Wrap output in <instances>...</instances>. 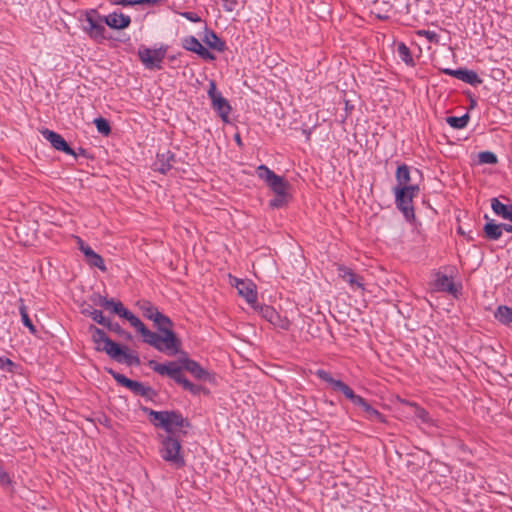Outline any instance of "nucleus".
<instances>
[{"instance_id": "nucleus-48", "label": "nucleus", "mask_w": 512, "mask_h": 512, "mask_svg": "<svg viewBox=\"0 0 512 512\" xmlns=\"http://www.w3.org/2000/svg\"><path fill=\"white\" fill-rule=\"evenodd\" d=\"M238 3L236 0H222V7L227 12H232L236 9Z\"/></svg>"}, {"instance_id": "nucleus-51", "label": "nucleus", "mask_w": 512, "mask_h": 512, "mask_svg": "<svg viewBox=\"0 0 512 512\" xmlns=\"http://www.w3.org/2000/svg\"><path fill=\"white\" fill-rule=\"evenodd\" d=\"M114 4L120 5L123 7H127V6H132V5H136V4H140V3H139V0H116L114 2Z\"/></svg>"}, {"instance_id": "nucleus-38", "label": "nucleus", "mask_w": 512, "mask_h": 512, "mask_svg": "<svg viewBox=\"0 0 512 512\" xmlns=\"http://www.w3.org/2000/svg\"><path fill=\"white\" fill-rule=\"evenodd\" d=\"M87 263L92 267H97L101 271H106V266L103 258L96 252H94L89 258L86 259Z\"/></svg>"}, {"instance_id": "nucleus-6", "label": "nucleus", "mask_w": 512, "mask_h": 512, "mask_svg": "<svg viewBox=\"0 0 512 512\" xmlns=\"http://www.w3.org/2000/svg\"><path fill=\"white\" fill-rule=\"evenodd\" d=\"M208 97L211 100L212 108L217 112L224 122H228V116L231 111V106L226 98H224L216 88L214 80L209 82V89L207 91Z\"/></svg>"}, {"instance_id": "nucleus-30", "label": "nucleus", "mask_w": 512, "mask_h": 512, "mask_svg": "<svg viewBox=\"0 0 512 512\" xmlns=\"http://www.w3.org/2000/svg\"><path fill=\"white\" fill-rule=\"evenodd\" d=\"M182 46L185 50L198 53L203 46L200 41L194 36H187L182 40Z\"/></svg>"}, {"instance_id": "nucleus-15", "label": "nucleus", "mask_w": 512, "mask_h": 512, "mask_svg": "<svg viewBox=\"0 0 512 512\" xmlns=\"http://www.w3.org/2000/svg\"><path fill=\"white\" fill-rule=\"evenodd\" d=\"M235 287L243 298L249 303L254 304L257 301L256 287L251 281L236 280Z\"/></svg>"}, {"instance_id": "nucleus-13", "label": "nucleus", "mask_w": 512, "mask_h": 512, "mask_svg": "<svg viewBox=\"0 0 512 512\" xmlns=\"http://www.w3.org/2000/svg\"><path fill=\"white\" fill-rule=\"evenodd\" d=\"M336 270H337L338 276L343 281L347 282L351 289H353V290H357V289L364 290L363 278L361 276L355 274L352 271V269H350L349 267H347L345 265L337 264L336 265Z\"/></svg>"}, {"instance_id": "nucleus-24", "label": "nucleus", "mask_w": 512, "mask_h": 512, "mask_svg": "<svg viewBox=\"0 0 512 512\" xmlns=\"http://www.w3.org/2000/svg\"><path fill=\"white\" fill-rule=\"evenodd\" d=\"M204 42L212 49L217 50L219 52H223L225 50V43L222 41L215 32L208 31L205 34Z\"/></svg>"}, {"instance_id": "nucleus-32", "label": "nucleus", "mask_w": 512, "mask_h": 512, "mask_svg": "<svg viewBox=\"0 0 512 512\" xmlns=\"http://www.w3.org/2000/svg\"><path fill=\"white\" fill-rule=\"evenodd\" d=\"M495 317L504 324L512 323V308L508 306H499L495 313Z\"/></svg>"}, {"instance_id": "nucleus-16", "label": "nucleus", "mask_w": 512, "mask_h": 512, "mask_svg": "<svg viewBox=\"0 0 512 512\" xmlns=\"http://www.w3.org/2000/svg\"><path fill=\"white\" fill-rule=\"evenodd\" d=\"M105 24L112 29H125L131 23V18L121 12H112L107 16H104Z\"/></svg>"}, {"instance_id": "nucleus-5", "label": "nucleus", "mask_w": 512, "mask_h": 512, "mask_svg": "<svg viewBox=\"0 0 512 512\" xmlns=\"http://www.w3.org/2000/svg\"><path fill=\"white\" fill-rule=\"evenodd\" d=\"M89 331L97 351H104L110 358H117L120 354V346L117 343L112 341L102 329L94 325L89 327Z\"/></svg>"}, {"instance_id": "nucleus-27", "label": "nucleus", "mask_w": 512, "mask_h": 512, "mask_svg": "<svg viewBox=\"0 0 512 512\" xmlns=\"http://www.w3.org/2000/svg\"><path fill=\"white\" fill-rule=\"evenodd\" d=\"M484 232L488 239L498 240L502 235V225L495 223H487L484 226Z\"/></svg>"}, {"instance_id": "nucleus-4", "label": "nucleus", "mask_w": 512, "mask_h": 512, "mask_svg": "<svg viewBox=\"0 0 512 512\" xmlns=\"http://www.w3.org/2000/svg\"><path fill=\"white\" fill-rule=\"evenodd\" d=\"M418 184L409 187H393L396 207L403 213L406 220L414 219L413 199L418 196Z\"/></svg>"}, {"instance_id": "nucleus-35", "label": "nucleus", "mask_w": 512, "mask_h": 512, "mask_svg": "<svg viewBox=\"0 0 512 512\" xmlns=\"http://www.w3.org/2000/svg\"><path fill=\"white\" fill-rule=\"evenodd\" d=\"M82 313L91 317L96 323L103 325V326L105 325V323L108 320L106 317H104L102 311L97 310V309L87 308V309H84L82 311Z\"/></svg>"}, {"instance_id": "nucleus-14", "label": "nucleus", "mask_w": 512, "mask_h": 512, "mask_svg": "<svg viewBox=\"0 0 512 512\" xmlns=\"http://www.w3.org/2000/svg\"><path fill=\"white\" fill-rule=\"evenodd\" d=\"M263 317L276 327L283 330H289L291 323L287 318H282L278 312L271 306H265L261 309Z\"/></svg>"}, {"instance_id": "nucleus-17", "label": "nucleus", "mask_w": 512, "mask_h": 512, "mask_svg": "<svg viewBox=\"0 0 512 512\" xmlns=\"http://www.w3.org/2000/svg\"><path fill=\"white\" fill-rule=\"evenodd\" d=\"M432 287L435 291L448 292L450 294H455L457 292L452 279L442 273L436 274Z\"/></svg>"}, {"instance_id": "nucleus-23", "label": "nucleus", "mask_w": 512, "mask_h": 512, "mask_svg": "<svg viewBox=\"0 0 512 512\" xmlns=\"http://www.w3.org/2000/svg\"><path fill=\"white\" fill-rule=\"evenodd\" d=\"M113 359L119 363H125L128 366L140 365V359L138 355L130 353L127 348L120 347V354L117 356V358Z\"/></svg>"}, {"instance_id": "nucleus-3", "label": "nucleus", "mask_w": 512, "mask_h": 512, "mask_svg": "<svg viewBox=\"0 0 512 512\" xmlns=\"http://www.w3.org/2000/svg\"><path fill=\"white\" fill-rule=\"evenodd\" d=\"M151 423L158 428H162L167 435H174L177 428L184 427L187 423L183 416L177 411H155L148 410Z\"/></svg>"}, {"instance_id": "nucleus-34", "label": "nucleus", "mask_w": 512, "mask_h": 512, "mask_svg": "<svg viewBox=\"0 0 512 512\" xmlns=\"http://www.w3.org/2000/svg\"><path fill=\"white\" fill-rule=\"evenodd\" d=\"M257 175L260 179H262L267 185L278 175H276L271 169H269L265 165H260L257 168Z\"/></svg>"}, {"instance_id": "nucleus-37", "label": "nucleus", "mask_w": 512, "mask_h": 512, "mask_svg": "<svg viewBox=\"0 0 512 512\" xmlns=\"http://www.w3.org/2000/svg\"><path fill=\"white\" fill-rule=\"evenodd\" d=\"M463 82L476 86L482 83V79L478 76V74L473 70H468L463 74L462 80Z\"/></svg>"}, {"instance_id": "nucleus-49", "label": "nucleus", "mask_w": 512, "mask_h": 512, "mask_svg": "<svg viewBox=\"0 0 512 512\" xmlns=\"http://www.w3.org/2000/svg\"><path fill=\"white\" fill-rule=\"evenodd\" d=\"M197 54L204 60L213 61L215 59V56L204 46L201 47Z\"/></svg>"}, {"instance_id": "nucleus-11", "label": "nucleus", "mask_w": 512, "mask_h": 512, "mask_svg": "<svg viewBox=\"0 0 512 512\" xmlns=\"http://www.w3.org/2000/svg\"><path fill=\"white\" fill-rule=\"evenodd\" d=\"M109 373L112 375V377L118 384L128 388L136 395L147 396L151 391L150 387L145 386L141 382L131 380L127 378L125 375L115 372L112 369L109 370Z\"/></svg>"}, {"instance_id": "nucleus-41", "label": "nucleus", "mask_w": 512, "mask_h": 512, "mask_svg": "<svg viewBox=\"0 0 512 512\" xmlns=\"http://www.w3.org/2000/svg\"><path fill=\"white\" fill-rule=\"evenodd\" d=\"M479 162L483 164H496L497 163V156L490 151H484L479 153L478 155Z\"/></svg>"}, {"instance_id": "nucleus-28", "label": "nucleus", "mask_w": 512, "mask_h": 512, "mask_svg": "<svg viewBox=\"0 0 512 512\" xmlns=\"http://www.w3.org/2000/svg\"><path fill=\"white\" fill-rule=\"evenodd\" d=\"M268 186L275 194L287 193L288 183L281 176L275 177Z\"/></svg>"}, {"instance_id": "nucleus-52", "label": "nucleus", "mask_w": 512, "mask_h": 512, "mask_svg": "<svg viewBox=\"0 0 512 512\" xmlns=\"http://www.w3.org/2000/svg\"><path fill=\"white\" fill-rule=\"evenodd\" d=\"M94 252L95 251L90 246L83 248V251H82V253L85 256V259L89 258Z\"/></svg>"}, {"instance_id": "nucleus-45", "label": "nucleus", "mask_w": 512, "mask_h": 512, "mask_svg": "<svg viewBox=\"0 0 512 512\" xmlns=\"http://www.w3.org/2000/svg\"><path fill=\"white\" fill-rule=\"evenodd\" d=\"M466 71V69L464 68H459V69H450V68H444V69H441V72L446 74V75H449V76H452L458 80H462V77H463V74L464 72Z\"/></svg>"}, {"instance_id": "nucleus-1", "label": "nucleus", "mask_w": 512, "mask_h": 512, "mask_svg": "<svg viewBox=\"0 0 512 512\" xmlns=\"http://www.w3.org/2000/svg\"><path fill=\"white\" fill-rule=\"evenodd\" d=\"M130 325L143 337V341L160 352L175 355L179 351V341L171 329H164L163 335L150 331L144 323L134 316Z\"/></svg>"}, {"instance_id": "nucleus-59", "label": "nucleus", "mask_w": 512, "mask_h": 512, "mask_svg": "<svg viewBox=\"0 0 512 512\" xmlns=\"http://www.w3.org/2000/svg\"><path fill=\"white\" fill-rule=\"evenodd\" d=\"M424 414H425V411H422L421 415H420L423 419H424Z\"/></svg>"}, {"instance_id": "nucleus-29", "label": "nucleus", "mask_w": 512, "mask_h": 512, "mask_svg": "<svg viewBox=\"0 0 512 512\" xmlns=\"http://www.w3.org/2000/svg\"><path fill=\"white\" fill-rule=\"evenodd\" d=\"M19 302H20L19 312L21 315V320H22L23 325L25 327H27L31 333H35L36 328L33 325L32 321L28 315L27 307L25 306L23 299H20Z\"/></svg>"}, {"instance_id": "nucleus-25", "label": "nucleus", "mask_w": 512, "mask_h": 512, "mask_svg": "<svg viewBox=\"0 0 512 512\" xmlns=\"http://www.w3.org/2000/svg\"><path fill=\"white\" fill-rule=\"evenodd\" d=\"M316 374H317V376H318L321 380H323V381H325V382L329 383V384L332 386V388H333L334 390H336V391H340V392H342V387H341V386H342V385H343V386H348L347 384H345V383H344V382H342L341 380H335V379H333V378L331 377L330 373H329V372H327V371H325V370L320 369V370H318V371L316 372Z\"/></svg>"}, {"instance_id": "nucleus-46", "label": "nucleus", "mask_w": 512, "mask_h": 512, "mask_svg": "<svg viewBox=\"0 0 512 512\" xmlns=\"http://www.w3.org/2000/svg\"><path fill=\"white\" fill-rule=\"evenodd\" d=\"M104 326L107 327L108 329L116 332L119 335L125 336L127 339H130V337H131L130 334L124 332V330L121 328V326L119 324H117V323L113 324L109 319L107 320V322L105 323Z\"/></svg>"}, {"instance_id": "nucleus-8", "label": "nucleus", "mask_w": 512, "mask_h": 512, "mask_svg": "<svg viewBox=\"0 0 512 512\" xmlns=\"http://www.w3.org/2000/svg\"><path fill=\"white\" fill-rule=\"evenodd\" d=\"M85 21L87 23L85 26V31L91 38L97 41H101L106 38L104 16H101L97 14L96 11L92 10L91 12L87 13Z\"/></svg>"}, {"instance_id": "nucleus-26", "label": "nucleus", "mask_w": 512, "mask_h": 512, "mask_svg": "<svg viewBox=\"0 0 512 512\" xmlns=\"http://www.w3.org/2000/svg\"><path fill=\"white\" fill-rule=\"evenodd\" d=\"M139 309L142 311L144 317L149 320H152L156 314H158V309L149 301L141 300L137 303Z\"/></svg>"}, {"instance_id": "nucleus-18", "label": "nucleus", "mask_w": 512, "mask_h": 512, "mask_svg": "<svg viewBox=\"0 0 512 512\" xmlns=\"http://www.w3.org/2000/svg\"><path fill=\"white\" fill-rule=\"evenodd\" d=\"M174 162L175 155L172 152L165 151L163 153H158L157 159L154 163V168L160 173L165 174L172 168Z\"/></svg>"}, {"instance_id": "nucleus-54", "label": "nucleus", "mask_w": 512, "mask_h": 512, "mask_svg": "<svg viewBox=\"0 0 512 512\" xmlns=\"http://www.w3.org/2000/svg\"><path fill=\"white\" fill-rule=\"evenodd\" d=\"M78 244H79V249L80 251L82 252L83 251V248L87 247L88 245H86L82 240L81 238H78Z\"/></svg>"}, {"instance_id": "nucleus-40", "label": "nucleus", "mask_w": 512, "mask_h": 512, "mask_svg": "<svg viewBox=\"0 0 512 512\" xmlns=\"http://www.w3.org/2000/svg\"><path fill=\"white\" fill-rule=\"evenodd\" d=\"M365 418L367 420L373 421V422H378V423L385 422V416L373 407L368 409V412L365 414Z\"/></svg>"}, {"instance_id": "nucleus-43", "label": "nucleus", "mask_w": 512, "mask_h": 512, "mask_svg": "<svg viewBox=\"0 0 512 512\" xmlns=\"http://www.w3.org/2000/svg\"><path fill=\"white\" fill-rule=\"evenodd\" d=\"M178 384L182 385V387L185 390H188L189 392L193 394H198L200 392V387L190 382L188 379H186L184 376L181 378V380L178 382Z\"/></svg>"}, {"instance_id": "nucleus-36", "label": "nucleus", "mask_w": 512, "mask_h": 512, "mask_svg": "<svg viewBox=\"0 0 512 512\" xmlns=\"http://www.w3.org/2000/svg\"><path fill=\"white\" fill-rule=\"evenodd\" d=\"M152 321L158 326V328L162 332H164V329H170V327L172 326L171 320L161 312H158V314L155 315Z\"/></svg>"}, {"instance_id": "nucleus-47", "label": "nucleus", "mask_w": 512, "mask_h": 512, "mask_svg": "<svg viewBox=\"0 0 512 512\" xmlns=\"http://www.w3.org/2000/svg\"><path fill=\"white\" fill-rule=\"evenodd\" d=\"M15 364L8 358L0 357V368L12 372Z\"/></svg>"}, {"instance_id": "nucleus-33", "label": "nucleus", "mask_w": 512, "mask_h": 512, "mask_svg": "<svg viewBox=\"0 0 512 512\" xmlns=\"http://www.w3.org/2000/svg\"><path fill=\"white\" fill-rule=\"evenodd\" d=\"M397 53L399 58L406 64H413V58L411 56L410 49L406 46L405 43L400 42L397 45Z\"/></svg>"}, {"instance_id": "nucleus-55", "label": "nucleus", "mask_w": 512, "mask_h": 512, "mask_svg": "<svg viewBox=\"0 0 512 512\" xmlns=\"http://www.w3.org/2000/svg\"><path fill=\"white\" fill-rule=\"evenodd\" d=\"M78 244H79V249L80 251L82 252L83 251V248L87 247L88 245H86L82 240L81 238H78Z\"/></svg>"}, {"instance_id": "nucleus-56", "label": "nucleus", "mask_w": 512, "mask_h": 512, "mask_svg": "<svg viewBox=\"0 0 512 512\" xmlns=\"http://www.w3.org/2000/svg\"><path fill=\"white\" fill-rule=\"evenodd\" d=\"M235 140L238 143V145H241V138L238 134L235 136Z\"/></svg>"}, {"instance_id": "nucleus-39", "label": "nucleus", "mask_w": 512, "mask_h": 512, "mask_svg": "<svg viewBox=\"0 0 512 512\" xmlns=\"http://www.w3.org/2000/svg\"><path fill=\"white\" fill-rule=\"evenodd\" d=\"M94 124H95V126H96V128H97L99 133H101V134H103L105 136L110 134L111 128H110V125H109V123H108V121L106 119L101 118V117L96 118L94 120Z\"/></svg>"}, {"instance_id": "nucleus-19", "label": "nucleus", "mask_w": 512, "mask_h": 512, "mask_svg": "<svg viewBox=\"0 0 512 512\" xmlns=\"http://www.w3.org/2000/svg\"><path fill=\"white\" fill-rule=\"evenodd\" d=\"M183 369L191 373L198 380H208L210 374L194 360L186 359L183 361Z\"/></svg>"}, {"instance_id": "nucleus-7", "label": "nucleus", "mask_w": 512, "mask_h": 512, "mask_svg": "<svg viewBox=\"0 0 512 512\" xmlns=\"http://www.w3.org/2000/svg\"><path fill=\"white\" fill-rule=\"evenodd\" d=\"M91 300L95 305L101 306L106 310H111L119 317L126 319L129 323H131L135 316L131 311L126 309L120 301L116 302L113 299L109 300L100 294H93Z\"/></svg>"}, {"instance_id": "nucleus-58", "label": "nucleus", "mask_w": 512, "mask_h": 512, "mask_svg": "<svg viewBox=\"0 0 512 512\" xmlns=\"http://www.w3.org/2000/svg\"><path fill=\"white\" fill-rule=\"evenodd\" d=\"M80 154H84V150L82 148L79 149Z\"/></svg>"}, {"instance_id": "nucleus-20", "label": "nucleus", "mask_w": 512, "mask_h": 512, "mask_svg": "<svg viewBox=\"0 0 512 512\" xmlns=\"http://www.w3.org/2000/svg\"><path fill=\"white\" fill-rule=\"evenodd\" d=\"M396 185L394 187H409L413 186L411 183V171L408 165H398L395 172ZM416 183H414L415 185Z\"/></svg>"}, {"instance_id": "nucleus-31", "label": "nucleus", "mask_w": 512, "mask_h": 512, "mask_svg": "<svg viewBox=\"0 0 512 512\" xmlns=\"http://www.w3.org/2000/svg\"><path fill=\"white\" fill-rule=\"evenodd\" d=\"M469 121V115L464 114L460 117L450 116L447 117L446 122L454 129H463L467 126Z\"/></svg>"}, {"instance_id": "nucleus-22", "label": "nucleus", "mask_w": 512, "mask_h": 512, "mask_svg": "<svg viewBox=\"0 0 512 512\" xmlns=\"http://www.w3.org/2000/svg\"><path fill=\"white\" fill-rule=\"evenodd\" d=\"M491 207L495 214L512 222V205H505L497 198L491 200Z\"/></svg>"}, {"instance_id": "nucleus-53", "label": "nucleus", "mask_w": 512, "mask_h": 512, "mask_svg": "<svg viewBox=\"0 0 512 512\" xmlns=\"http://www.w3.org/2000/svg\"><path fill=\"white\" fill-rule=\"evenodd\" d=\"M501 225H502V230L512 233V225H510V224H501Z\"/></svg>"}, {"instance_id": "nucleus-10", "label": "nucleus", "mask_w": 512, "mask_h": 512, "mask_svg": "<svg viewBox=\"0 0 512 512\" xmlns=\"http://www.w3.org/2000/svg\"><path fill=\"white\" fill-rule=\"evenodd\" d=\"M148 365L156 373L162 376H168L177 383L183 377L182 367L176 361H170L168 363L162 364L154 360H150Z\"/></svg>"}, {"instance_id": "nucleus-50", "label": "nucleus", "mask_w": 512, "mask_h": 512, "mask_svg": "<svg viewBox=\"0 0 512 512\" xmlns=\"http://www.w3.org/2000/svg\"><path fill=\"white\" fill-rule=\"evenodd\" d=\"M182 15L186 19H188L189 21L194 22V23L201 21V18L195 12H184Z\"/></svg>"}, {"instance_id": "nucleus-2", "label": "nucleus", "mask_w": 512, "mask_h": 512, "mask_svg": "<svg viewBox=\"0 0 512 512\" xmlns=\"http://www.w3.org/2000/svg\"><path fill=\"white\" fill-rule=\"evenodd\" d=\"M159 452L163 460L170 463L175 468H182L185 460L182 455V446L180 440L175 435H159Z\"/></svg>"}, {"instance_id": "nucleus-21", "label": "nucleus", "mask_w": 512, "mask_h": 512, "mask_svg": "<svg viewBox=\"0 0 512 512\" xmlns=\"http://www.w3.org/2000/svg\"><path fill=\"white\" fill-rule=\"evenodd\" d=\"M342 393L356 406L360 407L366 414L372 406L360 395L354 393L349 386H341Z\"/></svg>"}, {"instance_id": "nucleus-57", "label": "nucleus", "mask_w": 512, "mask_h": 512, "mask_svg": "<svg viewBox=\"0 0 512 512\" xmlns=\"http://www.w3.org/2000/svg\"><path fill=\"white\" fill-rule=\"evenodd\" d=\"M458 232H459L460 234L464 235V231L462 230V228H461V227H459V228H458Z\"/></svg>"}, {"instance_id": "nucleus-42", "label": "nucleus", "mask_w": 512, "mask_h": 512, "mask_svg": "<svg viewBox=\"0 0 512 512\" xmlns=\"http://www.w3.org/2000/svg\"><path fill=\"white\" fill-rule=\"evenodd\" d=\"M416 34L420 37H425L431 43L437 44L439 42V35L435 31L417 30Z\"/></svg>"}, {"instance_id": "nucleus-9", "label": "nucleus", "mask_w": 512, "mask_h": 512, "mask_svg": "<svg viewBox=\"0 0 512 512\" xmlns=\"http://www.w3.org/2000/svg\"><path fill=\"white\" fill-rule=\"evenodd\" d=\"M166 54L165 49L140 48L138 56L147 69H160Z\"/></svg>"}, {"instance_id": "nucleus-44", "label": "nucleus", "mask_w": 512, "mask_h": 512, "mask_svg": "<svg viewBox=\"0 0 512 512\" xmlns=\"http://www.w3.org/2000/svg\"><path fill=\"white\" fill-rule=\"evenodd\" d=\"M287 193L275 194V197L270 200L269 206L272 208H280L286 203Z\"/></svg>"}, {"instance_id": "nucleus-12", "label": "nucleus", "mask_w": 512, "mask_h": 512, "mask_svg": "<svg viewBox=\"0 0 512 512\" xmlns=\"http://www.w3.org/2000/svg\"><path fill=\"white\" fill-rule=\"evenodd\" d=\"M42 136L58 151L77 157L76 152L68 145L66 140L59 134L49 129L41 131Z\"/></svg>"}]
</instances>
